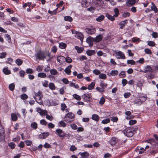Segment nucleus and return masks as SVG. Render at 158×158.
<instances>
[{
    "label": "nucleus",
    "instance_id": "1",
    "mask_svg": "<svg viewBox=\"0 0 158 158\" xmlns=\"http://www.w3.org/2000/svg\"><path fill=\"white\" fill-rule=\"evenodd\" d=\"M138 129L137 126L127 127L123 130V133L127 136L131 137L134 135Z\"/></svg>",
    "mask_w": 158,
    "mask_h": 158
},
{
    "label": "nucleus",
    "instance_id": "2",
    "mask_svg": "<svg viewBox=\"0 0 158 158\" xmlns=\"http://www.w3.org/2000/svg\"><path fill=\"white\" fill-rule=\"evenodd\" d=\"M55 133L57 134L62 140H63L64 137L68 138L69 137V134H66L65 132L61 129H57L56 130Z\"/></svg>",
    "mask_w": 158,
    "mask_h": 158
},
{
    "label": "nucleus",
    "instance_id": "3",
    "mask_svg": "<svg viewBox=\"0 0 158 158\" xmlns=\"http://www.w3.org/2000/svg\"><path fill=\"white\" fill-rule=\"evenodd\" d=\"M35 57L36 60H44L46 58V56L45 54L44 51L40 50L35 54Z\"/></svg>",
    "mask_w": 158,
    "mask_h": 158
},
{
    "label": "nucleus",
    "instance_id": "4",
    "mask_svg": "<svg viewBox=\"0 0 158 158\" xmlns=\"http://www.w3.org/2000/svg\"><path fill=\"white\" fill-rule=\"evenodd\" d=\"M145 142H147L149 144V145H147L145 147V150L149 148H153L156 146V142L154 139H151L146 140Z\"/></svg>",
    "mask_w": 158,
    "mask_h": 158
},
{
    "label": "nucleus",
    "instance_id": "5",
    "mask_svg": "<svg viewBox=\"0 0 158 158\" xmlns=\"http://www.w3.org/2000/svg\"><path fill=\"white\" fill-rule=\"evenodd\" d=\"M81 97L84 102H88L91 101L92 94L91 93L84 94L82 95Z\"/></svg>",
    "mask_w": 158,
    "mask_h": 158
},
{
    "label": "nucleus",
    "instance_id": "6",
    "mask_svg": "<svg viewBox=\"0 0 158 158\" xmlns=\"http://www.w3.org/2000/svg\"><path fill=\"white\" fill-rule=\"evenodd\" d=\"M72 32L73 34H76V38L80 39L81 42L83 41L84 36L81 33L77 31L74 30L72 31Z\"/></svg>",
    "mask_w": 158,
    "mask_h": 158
},
{
    "label": "nucleus",
    "instance_id": "7",
    "mask_svg": "<svg viewBox=\"0 0 158 158\" xmlns=\"http://www.w3.org/2000/svg\"><path fill=\"white\" fill-rule=\"evenodd\" d=\"M85 30L87 33L90 35L94 34L96 31L95 28L93 27L86 28Z\"/></svg>",
    "mask_w": 158,
    "mask_h": 158
},
{
    "label": "nucleus",
    "instance_id": "8",
    "mask_svg": "<svg viewBox=\"0 0 158 158\" xmlns=\"http://www.w3.org/2000/svg\"><path fill=\"white\" fill-rule=\"evenodd\" d=\"M74 114L72 112H69L67 113L64 117V118H68V121H73L74 119Z\"/></svg>",
    "mask_w": 158,
    "mask_h": 158
},
{
    "label": "nucleus",
    "instance_id": "9",
    "mask_svg": "<svg viewBox=\"0 0 158 158\" xmlns=\"http://www.w3.org/2000/svg\"><path fill=\"white\" fill-rule=\"evenodd\" d=\"M91 0H82L81 4L84 7H88L90 4Z\"/></svg>",
    "mask_w": 158,
    "mask_h": 158
},
{
    "label": "nucleus",
    "instance_id": "10",
    "mask_svg": "<svg viewBox=\"0 0 158 158\" xmlns=\"http://www.w3.org/2000/svg\"><path fill=\"white\" fill-rule=\"evenodd\" d=\"M94 40V38L90 36L86 39V42L88 44L89 46L91 47L93 45Z\"/></svg>",
    "mask_w": 158,
    "mask_h": 158
},
{
    "label": "nucleus",
    "instance_id": "11",
    "mask_svg": "<svg viewBox=\"0 0 158 158\" xmlns=\"http://www.w3.org/2000/svg\"><path fill=\"white\" fill-rule=\"evenodd\" d=\"M49 135L48 132H44L41 133L39 135V138L40 139H44L48 137Z\"/></svg>",
    "mask_w": 158,
    "mask_h": 158
},
{
    "label": "nucleus",
    "instance_id": "12",
    "mask_svg": "<svg viewBox=\"0 0 158 158\" xmlns=\"http://www.w3.org/2000/svg\"><path fill=\"white\" fill-rule=\"evenodd\" d=\"M116 56H119L120 57H118L117 59H124L126 58L125 56L123 53L122 52L119 51L118 52L116 53Z\"/></svg>",
    "mask_w": 158,
    "mask_h": 158
},
{
    "label": "nucleus",
    "instance_id": "13",
    "mask_svg": "<svg viewBox=\"0 0 158 158\" xmlns=\"http://www.w3.org/2000/svg\"><path fill=\"white\" fill-rule=\"evenodd\" d=\"M145 69L144 71H141V72H143L145 73H150L152 72V68L150 65H148L145 67Z\"/></svg>",
    "mask_w": 158,
    "mask_h": 158
},
{
    "label": "nucleus",
    "instance_id": "14",
    "mask_svg": "<svg viewBox=\"0 0 158 158\" xmlns=\"http://www.w3.org/2000/svg\"><path fill=\"white\" fill-rule=\"evenodd\" d=\"M103 36L102 35H99L96 36L95 38H94V42H99L101 41L102 39Z\"/></svg>",
    "mask_w": 158,
    "mask_h": 158
},
{
    "label": "nucleus",
    "instance_id": "15",
    "mask_svg": "<svg viewBox=\"0 0 158 158\" xmlns=\"http://www.w3.org/2000/svg\"><path fill=\"white\" fill-rule=\"evenodd\" d=\"M136 2V0H127V5L128 6H131L134 5Z\"/></svg>",
    "mask_w": 158,
    "mask_h": 158
},
{
    "label": "nucleus",
    "instance_id": "16",
    "mask_svg": "<svg viewBox=\"0 0 158 158\" xmlns=\"http://www.w3.org/2000/svg\"><path fill=\"white\" fill-rule=\"evenodd\" d=\"M72 67V65H70L65 69H64V72L67 74L68 75H70L71 73V69Z\"/></svg>",
    "mask_w": 158,
    "mask_h": 158
},
{
    "label": "nucleus",
    "instance_id": "17",
    "mask_svg": "<svg viewBox=\"0 0 158 158\" xmlns=\"http://www.w3.org/2000/svg\"><path fill=\"white\" fill-rule=\"evenodd\" d=\"M43 96L39 97L37 98L34 97V99L35 100L36 102L39 104L40 105H43V102L42 100V98Z\"/></svg>",
    "mask_w": 158,
    "mask_h": 158
},
{
    "label": "nucleus",
    "instance_id": "18",
    "mask_svg": "<svg viewBox=\"0 0 158 158\" xmlns=\"http://www.w3.org/2000/svg\"><path fill=\"white\" fill-rule=\"evenodd\" d=\"M118 139L115 137H112L109 141L110 143L112 145H114L116 143Z\"/></svg>",
    "mask_w": 158,
    "mask_h": 158
},
{
    "label": "nucleus",
    "instance_id": "19",
    "mask_svg": "<svg viewBox=\"0 0 158 158\" xmlns=\"http://www.w3.org/2000/svg\"><path fill=\"white\" fill-rule=\"evenodd\" d=\"M128 23V20H125L121 21L118 23V25L120 26V28L121 29H123L124 27L125 26L126 24Z\"/></svg>",
    "mask_w": 158,
    "mask_h": 158
},
{
    "label": "nucleus",
    "instance_id": "20",
    "mask_svg": "<svg viewBox=\"0 0 158 158\" xmlns=\"http://www.w3.org/2000/svg\"><path fill=\"white\" fill-rule=\"evenodd\" d=\"M75 49L77 51V52L78 53H81L84 50V48L79 47L78 46H75Z\"/></svg>",
    "mask_w": 158,
    "mask_h": 158
},
{
    "label": "nucleus",
    "instance_id": "21",
    "mask_svg": "<svg viewBox=\"0 0 158 158\" xmlns=\"http://www.w3.org/2000/svg\"><path fill=\"white\" fill-rule=\"evenodd\" d=\"M95 53V51L94 50H88L86 52V54L89 56H91Z\"/></svg>",
    "mask_w": 158,
    "mask_h": 158
},
{
    "label": "nucleus",
    "instance_id": "22",
    "mask_svg": "<svg viewBox=\"0 0 158 158\" xmlns=\"http://www.w3.org/2000/svg\"><path fill=\"white\" fill-rule=\"evenodd\" d=\"M65 57L64 56H60L57 57V60L60 64H62L63 62L62 61L64 60L65 59Z\"/></svg>",
    "mask_w": 158,
    "mask_h": 158
},
{
    "label": "nucleus",
    "instance_id": "23",
    "mask_svg": "<svg viewBox=\"0 0 158 158\" xmlns=\"http://www.w3.org/2000/svg\"><path fill=\"white\" fill-rule=\"evenodd\" d=\"M92 119L96 122H98L99 120L100 117L97 114H93L92 116Z\"/></svg>",
    "mask_w": 158,
    "mask_h": 158
},
{
    "label": "nucleus",
    "instance_id": "24",
    "mask_svg": "<svg viewBox=\"0 0 158 158\" xmlns=\"http://www.w3.org/2000/svg\"><path fill=\"white\" fill-rule=\"evenodd\" d=\"M106 17L110 20L112 21H114L115 19L114 18V15L112 16L108 13H106Z\"/></svg>",
    "mask_w": 158,
    "mask_h": 158
},
{
    "label": "nucleus",
    "instance_id": "25",
    "mask_svg": "<svg viewBox=\"0 0 158 158\" xmlns=\"http://www.w3.org/2000/svg\"><path fill=\"white\" fill-rule=\"evenodd\" d=\"M67 47V45L65 43L61 42L59 44V47L61 49H65Z\"/></svg>",
    "mask_w": 158,
    "mask_h": 158
},
{
    "label": "nucleus",
    "instance_id": "26",
    "mask_svg": "<svg viewBox=\"0 0 158 158\" xmlns=\"http://www.w3.org/2000/svg\"><path fill=\"white\" fill-rule=\"evenodd\" d=\"M152 6L151 8L152 10L154 11L155 13H157L158 12V10L155 5L153 2H152Z\"/></svg>",
    "mask_w": 158,
    "mask_h": 158
},
{
    "label": "nucleus",
    "instance_id": "27",
    "mask_svg": "<svg viewBox=\"0 0 158 158\" xmlns=\"http://www.w3.org/2000/svg\"><path fill=\"white\" fill-rule=\"evenodd\" d=\"M64 20L66 21H68L70 22H72L73 19L70 16H65L64 17Z\"/></svg>",
    "mask_w": 158,
    "mask_h": 158
},
{
    "label": "nucleus",
    "instance_id": "28",
    "mask_svg": "<svg viewBox=\"0 0 158 158\" xmlns=\"http://www.w3.org/2000/svg\"><path fill=\"white\" fill-rule=\"evenodd\" d=\"M95 83L94 82H92L90 84L88 85L87 89L89 90H91L94 89V88Z\"/></svg>",
    "mask_w": 158,
    "mask_h": 158
},
{
    "label": "nucleus",
    "instance_id": "29",
    "mask_svg": "<svg viewBox=\"0 0 158 158\" xmlns=\"http://www.w3.org/2000/svg\"><path fill=\"white\" fill-rule=\"evenodd\" d=\"M31 128L35 130L38 127L37 124L35 122H32L31 124Z\"/></svg>",
    "mask_w": 158,
    "mask_h": 158
},
{
    "label": "nucleus",
    "instance_id": "30",
    "mask_svg": "<svg viewBox=\"0 0 158 158\" xmlns=\"http://www.w3.org/2000/svg\"><path fill=\"white\" fill-rule=\"evenodd\" d=\"M38 77H39L44 78L46 77V74L43 72H40L38 73Z\"/></svg>",
    "mask_w": 158,
    "mask_h": 158
},
{
    "label": "nucleus",
    "instance_id": "31",
    "mask_svg": "<svg viewBox=\"0 0 158 158\" xmlns=\"http://www.w3.org/2000/svg\"><path fill=\"white\" fill-rule=\"evenodd\" d=\"M114 12L115 14L114 15L115 17H117L119 15V11L118 8H115L114 10Z\"/></svg>",
    "mask_w": 158,
    "mask_h": 158
},
{
    "label": "nucleus",
    "instance_id": "32",
    "mask_svg": "<svg viewBox=\"0 0 158 158\" xmlns=\"http://www.w3.org/2000/svg\"><path fill=\"white\" fill-rule=\"evenodd\" d=\"M3 72L5 75H9L11 73V72L7 68H4L3 69Z\"/></svg>",
    "mask_w": 158,
    "mask_h": 158
},
{
    "label": "nucleus",
    "instance_id": "33",
    "mask_svg": "<svg viewBox=\"0 0 158 158\" xmlns=\"http://www.w3.org/2000/svg\"><path fill=\"white\" fill-rule=\"evenodd\" d=\"M12 120L13 121H16L18 119L17 116L15 114L12 113L11 114Z\"/></svg>",
    "mask_w": 158,
    "mask_h": 158
},
{
    "label": "nucleus",
    "instance_id": "34",
    "mask_svg": "<svg viewBox=\"0 0 158 158\" xmlns=\"http://www.w3.org/2000/svg\"><path fill=\"white\" fill-rule=\"evenodd\" d=\"M5 38L6 39L9 43H10L11 42V38L10 35L8 34H5Z\"/></svg>",
    "mask_w": 158,
    "mask_h": 158
},
{
    "label": "nucleus",
    "instance_id": "35",
    "mask_svg": "<svg viewBox=\"0 0 158 158\" xmlns=\"http://www.w3.org/2000/svg\"><path fill=\"white\" fill-rule=\"evenodd\" d=\"M100 86L103 89H104L105 88L107 87V85L103 81H102L100 83Z\"/></svg>",
    "mask_w": 158,
    "mask_h": 158
},
{
    "label": "nucleus",
    "instance_id": "36",
    "mask_svg": "<svg viewBox=\"0 0 158 158\" xmlns=\"http://www.w3.org/2000/svg\"><path fill=\"white\" fill-rule=\"evenodd\" d=\"M48 86L49 88L51 90H53L55 89V85L53 83H50L49 84Z\"/></svg>",
    "mask_w": 158,
    "mask_h": 158
},
{
    "label": "nucleus",
    "instance_id": "37",
    "mask_svg": "<svg viewBox=\"0 0 158 158\" xmlns=\"http://www.w3.org/2000/svg\"><path fill=\"white\" fill-rule=\"evenodd\" d=\"M73 97L75 99L78 100L80 101L81 99V97L77 94H74L73 95Z\"/></svg>",
    "mask_w": 158,
    "mask_h": 158
},
{
    "label": "nucleus",
    "instance_id": "38",
    "mask_svg": "<svg viewBox=\"0 0 158 158\" xmlns=\"http://www.w3.org/2000/svg\"><path fill=\"white\" fill-rule=\"evenodd\" d=\"M20 76L21 77H24L25 75V72L23 70L20 71L19 72Z\"/></svg>",
    "mask_w": 158,
    "mask_h": 158
},
{
    "label": "nucleus",
    "instance_id": "39",
    "mask_svg": "<svg viewBox=\"0 0 158 158\" xmlns=\"http://www.w3.org/2000/svg\"><path fill=\"white\" fill-rule=\"evenodd\" d=\"M104 15H100L96 19V20L98 22H101L104 19Z\"/></svg>",
    "mask_w": 158,
    "mask_h": 158
},
{
    "label": "nucleus",
    "instance_id": "40",
    "mask_svg": "<svg viewBox=\"0 0 158 158\" xmlns=\"http://www.w3.org/2000/svg\"><path fill=\"white\" fill-rule=\"evenodd\" d=\"M15 63L18 65L20 66L22 64L23 61L19 59H18L15 60Z\"/></svg>",
    "mask_w": 158,
    "mask_h": 158
},
{
    "label": "nucleus",
    "instance_id": "41",
    "mask_svg": "<svg viewBox=\"0 0 158 158\" xmlns=\"http://www.w3.org/2000/svg\"><path fill=\"white\" fill-rule=\"evenodd\" d=\"M118 71L117 70H112L111 72L110 73V75L113 76H115L117 75L118 74Z\"/></svg>",
    "mask_w": 158,
    "mask_h": 158
},
{
    "label": "nucleus",
    "instance_id": "42",
    "mask_svg": "<svg viewBox=\"0 0 158 158\" xmlns=\"http://www.w3.org/2000/svg\"><path fill=\"white\" fill-rule=\"evenodd\" d=\"M28 96L25 94L23 93L20 95V98L22 100H25L28 98Z\"/></svg>",
    "mask_w": 158,
    "mask_h": 158
},
{
    "label": "nucleus",
    "instance_id": "43",
    "mask_svg": "<svg viewBox=\"0 0 158 158\" xmlns=\"http://www.w3.org/2000/svg\"><path fill=\"white\" fill-rule=\"evenodd\" d=\"M110 122V119L109 118H107L102 120V123L104 124H106L108 123H109Z\"/></svg>",
    "mask_w": 158,
    "mask_h": 158
},
{
    "label": "nucleus",
    "instance_id": "44",
    "mask_svg": "<svg viewBox=\"0 0 158 158\" xmlns=\"http://www.w3.org/2000/svg\"><path fill=\"white\" fill-rule=\"evenodd\" d=\"M50 73L52 75H55L58 73L56 69H53L50 70Z\"/></svg>",
    "mask_w": 158,
    "mask_h": 158
},
{
    "label": "nucleus",
    "instance_id": "45",
    "mask_svg": "<svg viewBox=\"0 0 158 158\" xmlns=\"http://www.w3.org/2000/svg\"><path fill=\"white\" fill-rule=\"evenodd\" d=\"M119 75L121 78H123L126 77V74L125 71H122L119 74Z\"/></svg>",
    "mask_w": 158,
    "mask_h": 158
},
{
    "label": "nucleus",
    "instance_id": "46",
    "mask_svg": "<svg viewBox=\"0 0 158 158\" xmlns=\"http://www.w3.org/2000/svg\"><path fill=\"white\" fill-rule=\"evenodd\" d=\"M106 74L104 73H100L99 75V77L100 79H105L106 78Z\"/></svg>",
    "mask_w": 158,
    "mask_h": 158
},
{
    "label": "nucleus",
    "instance_id": "47",
    "mask_svg": "<svg viewBox=\"0 0 158 158\" xmlns=\"http://www.w3.org/2000/svg\"><path fill=\"white\" fill-rule=\"evenodd\" d=\"M15 85L13 83L10 84L9 86V89L11 91H13L15 89Z\"/></svg>",
    "mask_w": 158,
    "mask_h": 158
},
{
    "label": "nucleus",
    "instance_id": "48",
    "mask_svg": "<svg viewBox=\"0 0 158 158\" xmlns=\"http://www.w3.org/2000/svg\"><path fill=\"white\" fill-rule=\"evenodd\" d=\"M130 13L128 12H124L122 15V16L123 17H129L130 16Z\"/></svg>",
    "mask_w": 158,
    "mask_h": 158
},
{
    "label": "nucleus",
    "instance_id": "49",
    "mask_svg": "<svg viewBox=\"0 0 158 158\" xmlns=\"http://www.w3.org/2000/svg\"><path fill=\"white\" fill-rule=\"evenodd\" d=\"M57 51L56 47L55 45L53 46L51 49V52L55 53Z\"/></svg>",
    "mask_w": 158,
    "mask_h": 158
},
{
    "label": "nucleus",
    "instance_id": "50",
    "mask_svg": "<svg viewBox=\"0 0 158 158\" xmlns=\"http://www.w3.org/2000/svg\"><path fill=\"white\" fill-rule=\"evenodd\" d=\"M127 64L131 65H135V61L133 60H127Z\"/></svg>",
    "mask_w": 158,
    "mask_h": 158
},
{
    "label": "nucleus",
    "instance_id": "51",
    "mask_svg": "<svg viewBox=\"0 0 158 158\" xmlns=\"http://www.w3.org/2000/svg\"><path fill=\"white\" fill-rule=\"evenodd\" d=\"M61 110L62 111H64L65 110V108L67 107V106L64 103H62L61 104Z\"/></svg>",
    "mask_w": 158,
    "mask_h": 158
},
{
    "label": "nucleus",
    "instance_id": "52",
    "mask_svg": "<svg viewBox=\"0 0 158 158\" xmlns=\"http://www.w3.org/2000/svg\"><path fill=\"white\" fill-rule=\"evenodd\" d=\"M70 126L72 129L74 130H76L77 129V125L74 123L71 124L70 125Z\"/></svg>",
    "mask_w": 158,
    "mask_h": 158
},
{
    "label": "nucleus",
    "instance_id": "53",
    "mask_svg": "<svg viewBox=\"0 0 158 158\" xmlns=\"http://www.w3.org/2000/svg\"><path fill=\"white\" fill-rule=\"evenodd\" d=\"M40 114L41 115H46L47 114V111L46 110H42L40 112Z\"/></svg>",
    "mask_w": 158,
    "mask_h": 158
},
{
    "label": "nucleus",
    "instance_id": "54",
    "mask_svg": "<svg viewBox=\"0 0 158 158\" xmlns=\"http://www.w3.org/2000/svg\"><path fill=\"white\" fill-rule=\"evenodd\" d=\"M35 97L36 98L39 97L40 96H43V95L42 94V92L41 91H40L37 93H35Z\"/></svg>",
    "mask_w": 158,
    "mask_h": 158
},
{
    "label": "nucleus",
    "instance_id": "55",
    "mask_svg": "<svg viewBox=\"0 0 158 158\" xmlns=\"http://www.w3.org/2000/svg\"><path fill=\"white\" fill-rule=\"evenodd\" d=\"M9 146L12 149H14L15 146V144L13 142H10V143L9 144Z\"/></svg>",
    "mask_w": 158,
    "mask_h": 158
},
{
    "label": "nucleus",
    "instance_id": "56",
    "mask_svg": "<svg viewBox=\"0 0 158 158\" xmlns=\"http://www.w3.org/2000/svg\"><path fill=\"white\" fill-rule=\"evenodd\" d=\"M65 59L66 61L68 63H70L72 61V60L70 57L68 56L66 58H65Z\"/></svg>",
    "mask_w": 158,
    "mask_h": 158
},
{
    "label": "nucleus",
    "instance_id": "57",
    "mask_svg": "<svg viewBox=\"0 0 158 158\" xmlns=\"http://www.w3.org/2000/svg\"><path fill=\"white\" fill-rule=\"evenodd\" d=\"M158 150H152L149 152L150 155H154L155 154L157 153Z\"/></svg>",
    "mask_w": 158,
    "mask_h": 158
},
{
    "label": "nucleus",
    "instance_id": "58",
    "mask_svg": "<svg viewBox=\"0 0 158 158\" xmlns=\"http://www.w3.org/2000/svg\"><path fill=\"white\" fill-rule=\"evenodd\" d=\"M148 44L149 46L153 47L155 46V43L154 41H148Z\"/></svg>",
    "mask_w": 158,
    "mask_h": 158
},
{
    "label": "nucleus",
    "instance_id": "59",
    "mask_svg": "<svg viewBox=\"0 0 158 158\" xmlns=\"http://www.w3.org/2000/svg\"><path fill=\"white\" fill-rule=\"evenodd\" d=\"M96 89L99 92L102 93L105 91V90L102 88H100L99 87H97L96 88Z\"/></svg>",
    "mask_w": 158,
    "mask_h": 158
},
{
    "label": "nucleus",
    "instance_id": "60",
    "mask_svg": "<svg viewBox=\"0 0 158 158\" xmlns=\"http://www.w3.org/2000/svg\"><path fill=\"white\" fill-rule=\"evenodd\" d=\"M77 148L75 147V145H72L70 146V151L72 152H73L74 151H75L77 150Z\"/></svg>",
    "mask_w": 158,
    "mask_h": 158
},
{
    "label": "nucleus",
    "instance_id": "61",
    "mask_svg": "<svg viewBox=\"0 0 158 158\" xmlns=\"http://www.w3.org/2000/svg\"><path fill=\"white\" fill-rule=\"evenodd\" d=\"M137 121L135 120H131L129 121V124L130 125H132L135 124Z\"/></svg>",
    "mask_w": 158,
    "mask_h": 158
},
{
    "label": "nucleus",
    "instance_id": "62",
    "mask_svg": "<svg viewBox=\"0 0 158 158\" xmlns=\"http://www.w3.org/2000/svg\"><path fill=\"white\" fill-rule=\"evenodd\" d=\"M105 101V99L103 97H102L100 99V101L99 102V104L101 105H103Z\"/></svg>",
    "mask_w": 158,
    "mask_h": 158
},
{
    "label": "nucleus",
    "instance_id": "63",
    "mask_svg": "<svg viewBox=\"0 0 158 158\" xmlns=\"http://www.w3.org/2000/svg\"><path fill=\"white\" fill-rule=\"evenodd\" d=\"M122 83L123 86L124 87L127 83V81L125 79H123L122 80Z\"/></svg>",
    "mask_w": 158,
    "mask_h": 158
},
{
    "label": "nucleus",
    "instance_id": "64",
    "mask_svg": "<svg viewBox=\"0 0 158 158\" xmlns=\"http://www.w3.org/2000/svg\"><path fill=\"white\" fill-rule=\"evenodd\" d=\"M144 51L146 53L149 55H151L152 53L151 50L148 48L145 49Z\"/></svg>",
    "mask_w": 158,
    "mask_h": 158
}]
</instances>
